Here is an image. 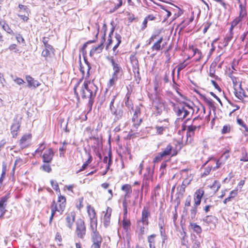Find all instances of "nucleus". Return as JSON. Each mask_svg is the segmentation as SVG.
Listing matches in <instances>:
<instances>
[{
	"instance_id": "nucleus-1",
	"label": "nucleus",
	"mask_w": 248,
	"mask_h": 248,
	"mask_svg": "<svg viewBox=\"0 0 248 248\" xmlns=\"http://www.w3.org/2000/svg\"><path fill=\"white\" fill-rule=\"evenodd\" d=\"M97 89V87L92 82L85 81L80 89L82 98H89V103L92 104Z\"/></svg>"
},
{
	"instance_id": "nucleus-2",
	"label": "nucleus",
	"mask_w": 248,
	"mask_h": 248,
	"mask_svg": "<svg viewBox=\"0 0 248 248\" xmlns=\"http://www.w3.org/2000/svg\"><path fill=\"white\" fill-rule=\"evenodd\" d=\"M108 60L110 62L113 70L112 78L109 81V86H112L115 85L116 81L121 76L123 70L119 63L112 57L108 58Z\"/></svg>"
},
{
	"instance_id": "nucleus-3",
	"label": "nucleus",
	"mask_w": 248,
	"mask_h": 248,
	"mask_svg": "<svg viewBox=\"0 0 248 248\" xmlns=\"http://www.w3.org/2000/svg\"><path fill=\"white\" fill-rule=\"evenodd\" d=\"M179 119L183 120L190 114L194 113V110L189 105L186 103L174 108Z\"/></svg>"
},
{
	"instance_id": "nucleus-4",
	"label": "nucleus",
	"mask_w": 248,
	"mask_h": 248,
	"mask_svg": "<svg viewBox=\"0 0 248 248\" xmlns=\"http://www.w3.org/2000/svg\"><path fill=\"white\" fill-rule=\"evenodd\" d=\"M65 198L63 196H60L59 197L58 201V202L59 203V205L56 203L55 201L52 202L51 206V215L49 219L50 223L52 221L53 217L56 211L61 213L63 211L65 206Z\"/></svg>"
},
{
	"instance_id": "nucleus-5",
	"label": "nucleus",
	"mask_w": 248,
	"mask_h": 248,
	"mask_svg": "<svg viewBox=\"0 0 248 248\" xmlns=\"http://www.w3.org/2000/svg\"><path fill=\"white\" fill-rule=\"evenodd\" d=\"M76 225V234L78 237L83 238L86 233V228L84 222L82 219H79L77 220Z\"/></svg>"
},
{
	"instance_id": "nucleus-6",
	"label": "nucleus",
	"mask_w": 248,
	"mask_h": 248,
	"mask_svg": "<svg viewBox=\"0 0 248 248\" xmlns=\"http://www.w3.org/2000/svg\"><path fill=\"white\" fill-rule=\"evenodd\" d=\"M21 118L18 115H16L14 120L11 127V133L13 137H16L17 134V131L20 126V121Z\"/></svg>"
},
{
	"instance_id": "nucleus-7",
	"label": "nucleus",
	"mask_w": 248,
	"mask_h": 248,
	"mask_svg": "<svg viewBox=\"0 0 248 248\" xmlns=\"http://www.w3.org/2000/svg\"><path fill=\"white\" fill-rule=\"evenodd\" d=\"M150 215L148 210L144 207L142 211V217L140 220L138 222V225L140 226V224L147 226L148 224V217Z\"/></svg>"
},
{
	"instance_id": "nucleus-8",
	"label": "nucleus",
	"mask_w": 248,
	"mask_h": 248,
	"mask_svg": "<svg viewBox=\"0 0 248 248\" xmlns=\"http://www.w3.org/2000/svg\"><path fill=\"white\" fill-rule=\"evenodd\" d=\"M54 156V153L52 149L50 148L45 151L44 155H43V162L46 163H49L51 162L53 157Z\"/></svg>"
},
{
	"instance_id": "nucleus-9",
	"label": "nucleus",
	"mask_w": 248,
	"mask_h": 248,
	"mask_svg": "<svg viewBox=\"0 0 248 248\" xmlns=\"http://www.w3.org/2000/svg\"><path fill=\"white\" fill-rule=\"evenodd\" d=\"M204 194V191L202 189H199L194 194V205L198 206L201 202V199Z\"/></svg>"
},
{
	"instance_id": "nucleus-10",
	"label": "nucleus",
	"mask_w": 248,
	"mask_h": 248,
	"mask_svg": "<svg viewBox=\"0 0 248 248\" xmlns=\"http://www.w3.org/2000/svg\"><path fill=\"white\" fill-rule=\"evenodd\" d=\"M110 111L111 113L115 115V121L119 120L122 118L123 111L120 107H117V108H114L110 109Z\"/></svg>"
},
{
	"instance_id": "nucleus-11",
	"label": "nucleus",
	"mask_w": 248,
	"mask_h": 248,
	"mask_svg": "<svg viewBox=\"0 0 248 248\" xmlns=\"http://www.w3.org/2000/svg\"><path fill=\"white\" fill-rule=\"evenodd\" d=\"M26 79L28 83V86L29 88L33 87L34 88H36L40 85V83L38 81L35 80L30 76H27L26 77Z\"/></svg>"
},
{
	"instance_id": "nucleus-12",
	"label": "nucleus",
	"mask_w": 248,
	"mask_h": 248,
	"mask_svg": "<svg viewBox=\"0 0 248 248\" xmlns=\"http://www.w3.org/2000/svg\"><path fill=\"white\" fill-rule=\"evenodd\" d=\"M75 216L74 213H70L67 215L65 218L66 225L70 229L75 221Z\"/></svg>"
},
{
	"instance_id": "nucleus-13",
	"label": "nucleus",
	"mask_w": 248,
	"mask_h": 248,
	"mask_svg": "<svg viewBox=\"0 0 248 248\" xmlns=\"http://www.w3.org/2000/svg\"><path fill=\"white\" fill-rule=\"evenodd\" d=\"M131 62L133 67V70L134 73L136 74L137 73V76H139V62L138 61L135 57L131 58ZM135 76H137L135 75Z\"/></svg>"
},
{
	"instance_id": "nucleus-14",
	"label": "nucleus",
	"mask_w": 248,
	"mask_h": 248,
	"mask_svg": "<svg viewBox=\"0 0 248 248\" xmlns=\"http://www.w3.org/2000/svg\"><path fill=\"white\" fill-rule=\"evenodd\" d=\"M190 183V180L188 179H185L182 185L180 186V187H178L177 188V190H179V194L182 196L184 194V193L185 192V188L187 186H188Z\"/></svg>"
},
{
	"instance_id": "nucleus-15",
	"label": "nucleus",
	"mask_w": 248,
	"mask_h": 248,
	"mask_svg": "<svg viewBox=\"0 0 248 248\" xmlns=\"http://www.w3.org/2000/svg\"><path fill=\"white\" fill-rule=\"evenodd\" d=\"M53 53L54 49L52 46L50 45H47L46 46H45V49L42 51V55L44 57H46L50 56Z\"/></svg>"
},
{
	"instance_id": "nucleus-16",
	"label": "nucleus",
	"mask_w": 248,
	"mask_h": 248,
	"mask_svg": "<svg viewBox=\"0 0 248 248\" xmlns=\"http://www.w3.org/2000/svg\"><path fill=\"white\" fill-rule=\"evenodd\" d=\"M111 209L110 208H108L106 211V213L104 215V224L106 227H107L109 225L110 223V218L111 216Z\"/></svg>"
},
{
	"instance_id": "nucleus-17",
	"label": "nucleus",
	"mask_w": 248,
	"mask_h": 248,
	"mask_svg": "<svg viewBox=\"0 0 248 248\" xmlns=\"http://www.w3.org/2000/svg\"><path fill=\"white\" fill-rule=\"evenodd\" d=\"M92 240L93 242L101 243L102 238L101 236L93 229Z\"/></svg>"
},
{
	"instance_id": "nucleus-18",
	"label": "nucleus",
	"mask_w": 248,
	"mask_h": 248,
	"mask_svg": "<svg viewBox=\"0 0 248 248\" xmlns=\"http://www.w3.org/2000/svg\"><path fill=\"white\" fill-rule=\"evenodd\" d=\"M122 190L125 192L124 198H129L130 194L132 192L131 186L129 185H124L122 186Z\"/></svg>"
},
{
	"instance_id": "nucleus-19",
	"label": "nucleus",
	"mask_w": 248,
	"mask_h": 248,
	"mask_svg": "<svg viewBox=\"0 0 248 248\" xmlns=\"http://www.w3.org/2000/svg\"><path fill=\"white\" fill-rule=\"evenodd\" d=\"M87 211L92 222L93 221L96 216V213L94 208L89 205L88 206Z\"/></svg>"
},
{
	"instance_id": "nucleus-20",
	"label": "nucleus",
	"mask_w": 248,
	"mask_h": 248,
	"mask_svg": "<svg viewBox=\"0 0 248 248\" xmlns=\"http://www.w3.org/2000/svg\"><path fill=\"white\" fill-rule=\"evenodd\" d=\"M240 91H237L235 88L234 90V94L236 97H237L239 99L242 100L243 99V97L245 96L244 92L243 90L241 87V85H240Z\"/></svg>"
},
{
	"instance_id": "nucleus-21",
	"label": "nucleus",
	"mask_w": 248,
	"mask_h": 248,
	"mask_svg": "<svg viewBox=\"0 0 248 248\" xmlns=\"http://www.w3.org/2000/svg\"><path fill=\"white\" fill-rule=\"evenodd\" d=\"M163 41V37H161L154 45L152 46V49L153 50L159 51L161 49V43Z\"/></svg>"
},
{
	"instance_id": "nucleus-22",
	"label": "nucleus",
	"mask_w": 248,
	"mask_h": 248,
	"mask_svg": "<svg viewBox=\"0 0 248 248\" xmlns=\"http://www.w3.org/2000/svg\"><path fill=\"white\" fill-rule=\"evenodd\" d=\"M172 149V147L170 144L168 145L166 148L164 149V151L160 153L161 154V155H163L164 157H165L170 155L171 154Z\"/></svg>"
},
{
	"instance_id": "nucleus-23",
	"label": "nucleus",
	"mask_w": 248,
	"mask_h": 248,
	"mask_svg": "<svg viewBox=\"0 0 248 248\" xmlns=\"http://www.w3.org/2000/svg\"><path fill=\"white\" fill-rule=\"evenodd\" d=\"M31 138L30 135L23 136L20 140V143L22 147H25L26 146V142L30 140Z\"/></svg>"
},
{
	"instance_id": "nucleus-24",
	"label": "nucleus",
	"mask_w": 248,
	"mask_h": 248,
	"mask_svg": "<svg viewBox=\"0 0 248 248\" xmlns=\"http://www.w3.org/2000/svg\"><path fill=\"white\" fill-rule=\"evenodd\" d=\"M167 124H165V125H157L155 126V128L156 130V133L158 134L161 135L163 133V132L166 131L167 128Z\"/></svg>"
},
{
	"instance_id": "nucleus-25",
	"label": "nucleus",
	"mask_w": 248,
	"mask_h": 248,
	"mask_svg": "<svg viewBox=\"0 0 248 248\" xmlns=\"http://www.w3.org/2000/svg\"><path fill=\"white\" fill-rule=\"evenodd\" d=\"M155 234H152L148 236V241L149 243L150 248H155L154 245L155 243Z\"/></svg>"
},
{
	"instance_id": "nucleus-26",
	"label": "nucleus",
	"mask_w": 248,
	"mask_h": 248,
	"mask_svg": "<svg viewBox=\"0 0 248 248\" xmlns=\"http://www.w3.org/2000/svg\"><path fill=\"white\" fill-rule=\"evenodd\" d=\"M202 98L205 101V102L211 108H214L213 101L210 98H207L204 95L202 96Z\"/></svg>"
},
{
	"instance_id": "nucleus-27",
	"label": "nucleus",
	"mask_w": 248,
	"mask_h": 248,
	"mask_svg": "<svg viewBox=\"0 0 248 248\" xmlns=\"http://www.w3.org/2000/svg\"><path fill=\"white\" fill-rule=\"evenodd\" d=\"M191 228L193 229L194 231L197 233H200L202 232V229L201 227L196 223H190Z\"/></svg>"
},
{
	"instance_id": "nucleus-28",
	"label": "nucleus",
	"mask_w": 248,
	"mask_h": 248,
	"mask_svg": "<svg viewBox=\"0 0 248 248\" xmlns=\"http://www.w3.org/2000/svg\"><path fill=\"white\" fill-rule=\"evenodd\" d=\"M88 155L89 158L88 160L83 164L81 169H80L78 171H81L84 170L88 166V165L91 162L92 158V156L89 154H88Z\"/></svg>"
},
{
	"instance_id": "nucleus-29",
	"label": "nucleus",
	"mask_w": 248,
	"mask_h": 248,
	"mask_svg": "<svg viewBox=\"0 0 248 248\" xmlns=\"http://www.w3.org/2000/svg\"><path fill=\"white\" fill-rule=\"evenodd\" d=\"M191 203V198L190 196H188L186 198L185 203V207L184 209V212H186V213L187 212L188 209V207L190 206Z\"/></svg>"
},
{
	"instance_id": "nucleus-30",
	"label": "nucleus",
	"mask_w": 248,
	"mask_h": 248,
	"mask_svg": "<svg viewBox=\"0 0 248 248\" xmlns=\"http://www.w3.org/2000/svg\"><path fill=\"white\" fill-rule=\"evenodd\" d=\"M197 206L194 205V206L190 210V214L189 218L192 220L195 218L196 215L197 211Z\"/></svg>"
},
{
	"instance_id": "nucleus-31",
	"label": "nucleus",
	"mask_w": 248,
	"mask_h": 248,
	"mask_svg": "<svg viewBox=\"0 0 248 248\" xmlns=\"http://www.w3.org/2000/svg\"><path fill=\"white\" fill-rule=\"evenodd\" d=\"M240 8V13H239V17L240 18H242L246 16L247 12L246 9L243 6L242 4L239 5Z\"/></svg>"
},
{
	"instance_id": "nucleus-32",
	"label": "nucleus",
	"mask_w": 248,
	"mask_h": 248,
	"mask_svg": "<svg viewBox=\"0 0 248 248\" xmlns=\"http://www.w3.org/2000/svg\"><path fill=\"white\" fill-rule=\"evenodd\" d=\"M126 216H124V218L123 221V227L124 230H127L130 226V222L128 220H126L125 219Z\"/></svg>"
},
{
	"instance_id": "nucleus-33",
	"label": "nucleus",
	"mask_w": 248,
	"mask_h": 248,
	"mask_svg": "<svg viewBox=\"0 0 248 248\" xmlns=\"http://www.w3.org/2000/svg\"><path fill=\"white\" fill-rule=\"evenodd\" d=\"M215 220L216 217L213 216H207L203 219V221L208 224L213 222Z\"/></svg>"
},
{
	"instance_id": "nucleus-34",
	"label": "nucleus",
	"mask_w": 248,
	"mask_h": 248,
	"mask_svg": "<svg viewBox=\"0 0 248 248\" xmlns=\"http://www.w3.org/2000/svg\"><path fill=\"white\" fill-rule=\"evenodd\" d=\"M22 160L20 158H17L15 161L14 166L13 168V171H14L16 167H19L22 164Z\"/></svg>"
},
{
	"instance_id": "nucleus-35",
	"label": "nucleus",
	"mask_w": 248,
	"mask_h": 248,
	"mask_svg": "<svg viewBox=\"0 0 248 248\" xmlns=\"http://www.w3.org/2000/svg\"><path fill=\"white\" fill-rule=\"evenodd\" d=\"M123 206L124 208V216H126L127 213V202L126 198H124L123 202Z\"/></svg>"
},
{
	"instance_id": "nucleus-36",
	"label": "nucleus",
	"mask_w": 248,
	"mask_h": 248,
	"mask_svg": "<svg viewBox=\"0 0 248 248\" xmlns=\"http://www.w3.org/2000/svg\"><path fill=\"white\" fill-rule=\"evenodd\" d=\"M149 178L146 176L145 174L144 175V179L142 185L141 189H143L144 187H146L148 186Z\"/></svg>"
},
{
	"instance_id": "nucleus-37",
	"label": "nucleus",
	"mask_w": 248,
	"mask_h": 248,
	"mask_svg": "<svg viewBox=\"0 0 248 248\" xmlns=\"http://www.w3.org/2000/svg\"><path fill=\"white\" fill-rule=\"evenodd\" d=\"M115 38L117 41V43L116 45H115V46L113 48V49L114 51H115V50L118 47L119 45H120V44L121 42V37L120 35H119L118 34H116L115 35Z\"/></svg>"
},
{
	"instance_id": "nucleus-38",
	"label": "nucleus",
	"mask_w": 248,
	"mask_h": 248,
	"mask_svg": "<svg viewBox=\"0 0 248 248\" xmlns=\"http://www.w3.org/2000/svg\"><path fill=\"white\" fill-rule=\"evenodd\" d=\"M241 20V18L238 17L235 18L232 23L231 27L230 28V31H232L234 27L236 26Z\"/></svg>"
},
{
	"instance_id": "nucleus-39",
	"label": "nucleus",
	"mask_w": 248,
	"mask_h": 248,
	"mask_svg": "<svg viewBox=\"0 0 248 248\" xmlns=\"http://www.w3.org/2000/svg\"><path fill=\"white\" fill-rule=\"evenodd\" d=\"M42 168L43 169V170L47 172H50L51 170V168L50 166V165L48 164H44L42 166Z\"/></svg>"
},
{
	"instance_id": "nucleus-40",
	"label": "nucleus",
	"mask_w": 248,
	"mask_h": 248,
	"mask_svg": "<svg viewBox=\"0 0 248 248\" xmlns=\"http://www.w3.org/2000/svg\"><path fill=\"white\" fill-rule=\"evenodd\" d=\"M7 197H2L0 200V207H2V206H5L6 202L7 201Z\"/></svg>"
},
{
	"instance_id": "nucleus-41",
	"label": "nucleus",
	"mask_w": 248,
	"mask_h": 248,
	"mask_svg": "<svg viewBox=\"0 0 248 248\" xmlns=\"http://www.w3.org/2000/svg\"><path fill=\"white\" fill-rule=\"evenodd\" d=\"M16 38L19 43H25V40L21 35L18 34L16 35Z\"/></svg>"
},
{
	"instance_id": "nucleus-42",
	"label": "nucleus",
	"mask_w": 248,
	"mask_h": 248,
	"mask_svg": "<svg viewBox=\"0 0 248 248\" xmlns=\"http://www.w3.org/2000/svg\"><path fill=\"white\" fill-rule=\"evenodd\" d=\"M198 128H199V127H197L194 125H190L188 126L187 130L188 131H190V133H192V135H194V131L196 129Z\"/></svg>"
},
{
	"instance_id": "nucleus-43",
	"label": "nucleus",
	"mask_w": 248,
	"mask_h": 248,
	"mask_svg": "<svg viewBox=\"0 0 248 248\" xmlns=\"http://www.w3.org/2000/svg\"><path fill=\"white\" fill-rule=\"evenodd\" d=\"M230 126L229 125H224L222 129V134H226L230 132Z\"/></svg>"
},
{
	"instance_id": "nucleus-44",
	"label": "nucleus",
	"mask_w": 248,
	"mask_h": 248,
	"mask_svg": "<svg viewBox=\"0 0 248 248\" xmlns=\"http://www.w3.org/2000/svg\"><path fill=\"white\" fill-rule=\"evenodd\" d=\"M237 123L241 126H242V127H243L246 131H248V129H247V127L246 126V124L244 123V122H243V121L240 119H238L237 120Z\"/></svg>"
},
{
	"instance_id": "nucleus-45",
	"label": "nucleus",
	"mask_w": 248,
	"mask_h": 248,
	"mask_svg": "<svg viewBox=\"0 0 248 248\" xmlns=\"http://www.w3.org/2000/svg\"><path fill=\"white\" fill-rule=\"evenodd\" d=\"M50 183H51L52 187H53V188L54 190H57L59 189V186H58V183L56 182H55L53 180H51Z\"/></svg>"
},
{
	"instance_id": "nucleus-46",
	"label": "nucleus",
	"mask_w": 248,
	"mask_h": 248,
	"mask_svg": "<svg viewBox=\"0 0 248 248\" xmlns=\"http://www.w3.org/2000/svg\"><path fill=\"white\" fill-rule=\"evenodd\" d=\"M14 81L16 83L19 85H20L24 83V80L19 78H16L15 79H13Z\"/></svg>"
},
{
	"instance_id": "nucleus-47",
	"label": "nucleus",
	"mask_w": 248,
	"mask_h": 248,
	"mask_svg": "<svg viewBox=\"0 0 248 248\" xmlns=\"http://www.w3.org/2000/svg\"><path fill=\"white\" fill-rule=\"evenodd\" d=\"M3 29L8 33L12 34L13 33V31L11 30L8 25H4L3 26Z\"/></svg>"
},
{
	"instance_id": "nucleus-48",
	"label": "nucleus",
	"mask_w": 248,
	"mask_h": 248,
	"mask_svg": "<svg viewBox=\"0 0 248 248\" xmlns=\"http://www.w3.org/2000/svg\"><path fill=\"white\" fill-rule=\"evenodd\" d=\"M193 51L194 52V55H197L198 56V59H197V60H199L202 58V52L197 48L194 49Z\"/></svg>"
},
{
	"instance_id": "nucleus-49",
	"label": "nucleus",
	"mask_w": 248,
	"mask_h": 248,
	"mask_svg": "<svg viewBox=\"0 0 248 248\" xmlns=\"http://www.w3.org/2000/svg\"><path fill=\"white\" fill-rule=\"evenodd\" d=\"M164 157L163 155H161V154L159 153L154 158V161L155 162H158L160 161L162 158Z\"/></svg>"
},
{
	"instance_id": "nucleus-50",
	"label": "nucleus",
	"mask_w": 248,
	"mask_h": 248,
	"mask_svg": "<svg viewBox=\"0 0 248 248\" xmlns=\"http://www.w3.org/2000/svg\"><path fill=\"white\" fill-rule=\"evenodd\" d=\"M220 184L218 182H217V181H215L211 187L214 189L216 188V190L217 191L218 189L220 188Z\"/></svg>"
},
{
	"instance_id": "nucleus-51",
	"label": "nucleus",
	"mask_w": 248,
	"mask_h": 248,
	"mask_svg": "<svg viewBox=\"0 0 248 248\" xmlns=\"http://www.w3.org/2000/svg\"><path fill=\"white\" fill-rule=\"evenodd\" d=\"M115 98H116V95H113L111 96V101H110V106H109L110 110L112 109V108H115L113 104H114V102L115 99Z\"/></svg>"
},
{
	"instance_id": "nucleus-52",
	"label": "nucleus",
	"mask_w": 248,
	"mask_h": 248,
	"mask_svg": "<svg viewBox=\"0 0 248 248\" xmlns=\"http://www.w3.org/2000/svg\"><path fill=\"white\" fill-rule=\"evenodd\" d=\"M93 48L96 49V51H97L98 53L101 52L103 48V43H101L98 46L93 47Z\"/></svg>"
},
{
	"instance_id": "nucleus-53",
	"label": "nucleus",
	"mask_w": 248,
	"mask_h": 248,
	"mask_svg": "<svg viewBox=\"0 0 248 248\" xmlns=\"http://www.w3.org/2000/svg\"><path fill=\"white\" fill-rule=\"evenodd\" d=\"M45 146L44 144L43 143L40 145L39 147L36 150V153L40 152L42 153V151L45 149Z\"/></svg>"
},
{
	"instance_id": "nucleus-54",
	"label": "nucleus",
	"mask_w": 248,
	"mask_h": 248,
	"mask_svg": "<svg viewBox=\"0 0 248 248\" xmlns=\"http://www.w3.org/2000/svg\"><path fill=\"white\" fill-rule=\"evenodd\" d=\"M186 65L187 64H185L184 62L180 63L178 66V71L179 72L183 70L186 66Z\"/></svg>"
},
{
	"instance_id": "nucleus-55",
	"label": "nucleus",
	"mask_w": 248,
	"mask_h": 248,
	"mask_svg": "<svg viewBox=\"0 0 248 248\" xmlns=\"http://www.w3.org/2000/svg\"><path fill=\"white\" fill-rule=\"evenodd\" d=\"M9 49L10 50H15V52H17L18 51V50L16 48V44L11 45L9 47Z\"/></svg>"
},
{
	"instance_id": "nucleus-56",
	"label": "nucleus",
	"mask_w": 248,
	"mask_h": 248,
	"mask_svg": "<svg viewBox=\"0 0 248 248\" xmlns=\"http://www.w3.org/2000/svg\"><path fill=\"white\" fill-rule=\"evenodd\" d=\"M18 7L21 10H23V11L26 12L27 13H28L29 9L27 7V6L23 5H21V4H19Z\"/></svg>"
},
{
	"instance_id": "nucleus-57",
	"label": "nucleus",
	"mask_w": 248,
	"mask_h": 248,
	"mask_svg": "<svg viewBox=\"0 0 248 248\" xmlns=\"http://www.w3.org/2000/svg\"><path fill=\"white\" fill-rule=\"evenodd\" d=\"M144 226V225H143V224L142 226L141 225V224H140V226L138 225V227L140 228V233L141 234H143L144 233L145 228Z\"/></svg>"
},
{
	"instance_id": "nucleus-58",
	"label": "nucleus",
	"mask_w": 248,
	"mask_h": 248,
	"mask_svg": "<svg viewBox=\"0 0 248 248\" xmlns=\"http://www.w3.org/2000/svg\"><path fill=\"white\" fill-rule=\"evenodd\" d=\"M232 38V35H230L225 39V46L228 45L229 42L231 40Z\"/></svg>"
},
{
	"instance_id": "nucleus-59",
	"label": "nucleus",
	"mask_w": 248,
	"mask_h": 248,
	"mask_svg": "<svg viewBox=\"0 0 248 248\" xmlns=\"http://www.w3.org/2000/svg\"><path fill=\"white\" fill-rule=\"evenodd\" d=\"M101 243L93 242L91 248H100V245Z\"/></svg>"
},
{
	"instance_id": "nucleus-60",
	"label": "nucleus",
	"mask_w": 248,
	"mask_h": 248,
	"mask_svg": "<svg viewBox=\"0 0 248 248\" xmlns=\"http://www.w3.org/2000/svg\"><path fill=\"white\" fill-rule=\"evenodd\" d=\"M210 94L213 96L215 99H216L217 101L222 105V103L220 99L213 92L210 93Z\"/></svg>"
},
{
	"instance_id": "nucleus-61",
	"label": "nucleus",
	"mask_w": 248,
	"mask_h": 248,
	"mask_svg": "<svg viewBox=\"0 0 248 248\" xmlns=\"http://www.w3.org/2000/svg\"><path fill=\"white\" fill-rule=\"evenodd\" d=\"M83 200V198H81L79 199V204H77V207L78 209H80L81 207H83V205L82 204Z\"/></svg>"
},
{
	"instance_id": "nucleus-62",
	"label": "nucleus",
	"mask_w": 248,
	"mask_h": 248,
	"mask_svg": "<svg viewBox=\"0 0 248 248\" xmlns=\"http://www.w3.org/2000/svg\"><path fill=\"white\" fill-rule=\"evenodd\" d=\"M18 16L22 19L24 21H27L29 19V17L28 16L22 15H18Z\"/></svg>"
},
{
	"instance_id": "nucleus-63",
	"label": "nucleus",
	"mask_w": 248,
	"mask_h": 248,
	"mask_svg": "<svg viewBox=\"0 0 248 248\" xmlns=\"http://www.w3.org/2000/svg\"><path fill=\"white\" fill-rule=\"evenodd\" d=\"M234 197V196H230L229 197L226 198L224 201L223 202L224 204H226L228 202L231 201V199Z\"/></svg>"
},
{
	"instance_id": "nucleus-64",
	"label": "nucleus",
	"mask_w": 248,
	"mask_h": 248,
	"mask_svg": "<svg viewBox=\"0 0 248 248\" xmlns=\"http://www.w3.org/2000/svg\"><path fill=\"white\" fill-rule=\"evenodd\" d=\"M118 1V3L115 6L116 9L119 8L121 6H122L123 4V1L122 0H117Z\"/></svg>"
}]
</instances>
